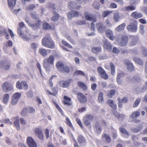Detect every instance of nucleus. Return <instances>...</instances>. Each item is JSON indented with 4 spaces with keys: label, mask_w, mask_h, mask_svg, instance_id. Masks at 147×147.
Returning a JSON list of instances; mask_svg holds the SVG:
<instances>
[{
    "label": "nucleus",
    "mask_w": 147,
    "mask_h": 147,
    "mask_svg": "<svg viewBox=\"0 0 147 147\" xmlns=\"http://www.w3.org/2000/svg\"><path fill=\"white\" fill-rule=\"evenodd\" d=\"M18 27L17 29V32L19 35L22 39L26 41L29 40L32 37V34L29 32L28 30H26L24 33H22V28L25 26L24 23L21 22L18 24Z\"/></svg>",
    "instance_id": "1"
},
{
    "label": "nucleus",
    "mask_w": 147,
    "mask_h": 147,
    "mask_svg": "<svg viewBox=\"0 0 147 147\" xmlns=\"http://www.w3.org/2000/svg\"><path fill=\"white\" fill-rule=\"evenodd\" d=\"M42 44L44 47L50 49H53L55 47V43L49 34L43 38Z\"/></svg>",
    "instance_id": "2"
},
{
    "label": "nucleus",
    "mask_w": 147,
    "mask_h": 147,
    "mask_svg": "<svg viewBox=\"0 0 147 147\" xmlns=\"http://www.w3.org/2000/svg\"><path fill=\"white\" fill-rule=\"evenodd\" d=\"M54 59V56L51 55L43 60V65L46 71H49L51 70V67L50 65H53Z\"/></svg>",
    "instance_id": "3"
},
{
    "label": "nucleus",
    "mask_w": 147,
    "mask_h": 147,
    "mask_svg": "<svg viewBox=\"0 0 147 147\" xmlns=\"http://www.w3.org/2000/svg\"><path fill=\"white\" fill-rule=\"evenodd\" d=\"M138 23L136 20H134L132 22H130L127 25L126 29L129 32H136L138 30Z\"/></svg>",
    "instance_id": "4"
},
{
    "label": "nucleus",
    "mask_w": 147,
    "mask_h": 147,
    "mask_svg": "<svg viewBox=\"0 0 147 147\" xmlns=\"http://www.w3.org/2000/svg\"><path fill=\"white\" fill-rule=\"evenodd\" d=\"M56 66L57 69L61 71L67 73H69L70 72V69L68 67L65 66L61 62H57L56 64Z\"/></svg>",
    "instance_id": "5"
},
{
    "label": "nucleus",
    "mask_w": 147,
    "mask_h": 147,
    "mask_svg": "<svg viewBox=\"0 0 147 147\" xmlns=\"http://www.w3.org/2000/svg\"><path fill=\"white\" fill-rule=\"evenodd\" d=\"M128 36L126 35H122L121 38L118 40V45L121 47L126 46L128 41Z\"/></svg>",
    "instance_id": "6"
},
{
    "label": "nucleus",
    "mask_w": 147,
    "mask_h": 147,
    "mask_svg": "<svg viewBox=\"0 0 147 147\" xmlns=\"http://www.w3.org/2000/svg\"><path fill=\"white\" fill-rule=\"evenodd\" d=\"M25 22L28 24V26L32 27L33 29H36L40 28L41 21L39 20H38L36 21V23L34 24H32L30 22L28 19L26 18L25 19Z\"/></svg>",
    "instance_id": "7"
},
{
    "label": "nucleus",
    "mask_w": 147,
    "mask_h": 147,
    "mask_svg": "<svg viewBox=\"0 0 147 147\" xmlns=\"http://www.w3.org/2000/svg\"><path fill=\"white\" fill-rule=\"evenodd\" d=\"M16 88L20 90L24 89L27 90L28 89V86L26 81H22L21 82L18 81L16 83Z\"/></svg>",
    "instance_id": "8"
},
{
    "label": "nucleus",
    "mask_w": 147,
    "mask_h": 147,
    "mask_svg": "<svg viewBox=\"0 0 147 147\" xmlns=\"http://www.w3.org/2000/svg\"><path fill=\"white\" fill-rule=\"evenodd\" d=\"M97 71L99 75L103 79L107 80L108 79V75L106 73L105 71L101 67H98L97 68Z\"/></svg>",
    "instance_id": "9"
},
{
    "label": "nucleus",
    "mask_w": 147,
    "mask_h": 147,
    "mask_svg": "<svg viewBox=\"0 0 147 147\" xmlns=\"http://www.w3.org/2000/svg\"><path fill=\"white\" fill-rule=\"evenodd\" d=\"M3 92H7L13 90L12 85L9 82H6L1 86Z\"/></svg>",
    "instance_id": "10"
},
{
    "label": "nucleus",
    "mask_w": 147,
    "mask_h": 147,
    "mask_svg": "<svg viewBox=\"0 0 147 147\" xmlns=\"http://www.w3.org/2000/svg\"><path fill=\"white\" fill-rule=\"evenodd\" d=\"M94 116L90 114L86 115L84 117V123L85 125L89 126L91 125L90 121L94 119Z\"/></svg>",
    "instance_id": "11"
},
{
    "label": "nucleus",
    "mask_w": 147,
    "mask_h": 147,
    "mask_svg": "<svg viewBox=\"0 0 147 147\" xmlns=\"http://www.w3.org/2000/svg\"><path fill=\"white\" fill-rule=\"evenodd\" d=\"M76 95L77 99L80 103L84 104L87 102V97L83 94L81 92H78Z\"/></svg>",
    "instance_id": "12"
},
{
    "label": "nucleus",
    "mask_w": 147,
    "mask_h": 147,
    "mask_svg": "<svg viewBox=\"0 0 147 147\" xmlns=\"http://www.w3.org/2000/svg\"><path fill=\"white\" fill-rule=\"evenodd\" d=\"M34 132L36 136L39 139L42 140H44V136L41 129L39 128H36L34 129Z\"/></svg>",
    "instance_id": "13"
},
{
    "label": "nucleus",
    "mask_w": 147,
    "mask_h": 147,
    "mask_svg": "<svg viewBox=\"0 0 147 147\" xmlns=\"http://www.w3.org/2000/svg\"><path fill=\"white\" fill-rule=\"evenodd\" d=\"M27 142L29 147H37L36 143L31 137H28L26 139Z\"/></svg>",
    "instance_id": "14"
},
{
    "label": "nucleus",
    "mask_w": 147,
    "mask_h": 147,
    "mask_svg": "<svg viewBox=\"0 0 147 147\" xmlns=\"http://www.w3.org/2000/svg\"><path fill=\"white\" fill-rule=\"evenodd\" d=\"M21 96L20 93L17 92L15 93L13 96L11 103L12 105H15L16 104L19 99Z\"/></svg>",
    "instance_id": "15"
},
{
    "label": "nucleus",
    "mask_w": 147,
    "mask_h": 147,
    "mask_svg": "<svg viewBox=\"0 0 147 147\" xmlns=\"http://www.w3.org/2000/svg\"><path fill=\"white\" fill-rule=\"evenodd\" d=\"M80 15L79 12L74 10H72L68 12L67 13V16L68 19L71 20L74 17H79Z\"/></svg>",
    "instance_id": "16"
},
{
    "label": "nucleus",
    "mask_w": 147,
    "mask_h": 147,
    "mask_svg": "<svg viewBox=\"0 0 147 147\" xmlns=\"http://www.w3.org/2000/svg\"><path fill=\"white\" fill-rule=\"evenodd\" d=\"M77 140L78 143L80 145L84 146L86 145L87 143L86 139L83 135H79L78 137Z\"/></svg>",
    "instance_id": "17"
},
{
    "label": "nucleus",
    "mask_w": 147,
    "mask_h": 147,
    "mask_svg": "<svg viewBox=\"0 0 147 147\" xmlns=\"http://www.w3.org/2000/svg\"><path fill=\"white\" fill-rule=\"evenodd\" d=\"M124 63L126 65L127 69L129 71H132L134 70V67L131 63L127 59H125L124 60Z\"/></svg>",
    "instance_id": "18"
},
{
    "label": "nucleus",
    "mask_w": 147,
    "mask_h": 147,
    "mask_svg": "<svg viewBox=\"0 0 147 147\" xmlns=\"http://www.w3.org/2000/svg\"><path fill=\"white\" fill-rule=\"evenodd\" d=\"M72 81L71 79H67L66 81H61L59 82V85L63 88H67L68 87L70 83Z\"/></svg>",
    "instance_id": "19"
},
{
    "label": "nucleus",
    "mask_w": 147,
    "mask_h": 147,
    "mask_svg": "<svg viewBox=\"0 0 147 147\" xmlns=\"http://www.w3.org/2000/svg\"><path fill=\"white\" fill-rule=\"evenodd\" d=\"M84 16L85 18L88 20L93 21V22H96V18L93 16L92 14H90L88 11L84 13Z\"/></svg>",
    "instance_id": "20"
},
{
    "label": "nucleus",
    "mask_w": 147,
    "mask_h": 147,
    "mask_svg": "<svg viewBox=\"0 0 147 147\" xmlns=\"http://www.w3.org/2000/svg\"><path fill=\"white\" fill-rule=\"evenodd\" d=\"M103 48L107 49L110 51H111L112 48V45L111 44L108 42L107 40H103Z\"/></svg>",
    "instance_id": "21"
},
{
    "label": "nucleus",
    "mask_w": 147,
    "mask_h": 147,
    "mask_svg": "<svg viewBox=\"0 0 147 147\" xmlns=\"http://www.w3.org/2000/svg\"><path fill=\"white\" fill-rule=\"evenodd\" d=\"M96 26L97 30L100 33H102L106 29V27L104 26L103 23L99 22L96 24Z\"/></svg>",
    "instance_id": "22"
},
{
    "label": "nucleus",
    "mask_w": 147,
    "mask_h": 147,
    "mask_svg": "<svg viewBox=\"0 0 147 147\" xmlns=\"http://www.w3.org/2000/svg\"><path fill=\"white\" fill-rule=\"evenodd\" d=\"M10 64L3 61L0 62V67L4 70H9L10 68Z\"/></svg>",
    "instance_id": "23"
},
{
    "label": "nucleus",
    "mask_w": 147,
    "mask_h": 147,
    "mask_svg": "<svg viewBox=\"0 0 147 147\" xmlns=\"http://www.w3.org/2000/svg\"><path fill=\"white\" fill-rule=\"evenodd\" d=\"M68 7L70 10H71L74 8L76 9H79L80 8L81 6L80 5H77L76 3L71 1L68 3Z\"/></svg>",
    "instance_id": "24"
},
{
    "label": "nucleus",
    "mask_w": 147,
    "mask_h": 147,
    "mask_svg": "<svg viewBox=\"0 0 147 147\" xmlns=\"http://www.w3.org/2000/svg\"><path fill=\"white\" fill-rule=\"evenodd\" d=\"M51 89L53 92L48 90L46 91V92L48 95H51L54 96H56L58 92L57 88L56 87H52L51 88Z\"/></svg>",
    "instance_id": "25"
},
{
    "label": "nucleus",
    "mask_w": 147,
    "mask_h": 147,
    "mask_svg": "<svg viewBox=\"0 0 147 147\" xmlns=\"http://www.w3.org/2000/svg\"><path fill=\"white\" fill-rule=\"evenodd\" d=\"M125 74L123 72L119 73L117 74L116 78L117 82L119 85L121 84L122 83V78L125 76Z\"/></svg>",
    "instance_id": "26"
},
{
    "label": "nucleus",
    "mask_w": 147,
    "mask_h": 147,
    "mask_svg": "<svg viewBox=\"0 0 147 147\" xmlns=\"http://www.w3.org/2000/svg\"><path fill=\"white\" fill-rule=\"evenodd\" d=\"M63 104L65 105L70 106L71 105V100L70 98L66 96H65L63 97Z\"/></svg>",
    "instance_id": "27"
},
{
    "label": "nucleus",
    "mask_w": 147,
    "mask_h": 147,
    "mask_svg": "<svg viewBox=\"0 0 147 147\" xmlns=\"http://www.w3.org/2000/svg\"><path fill=\"white\" fill-rule=\"evenodd\" d=\"M94 126L97 133L98 134H100L102 130V127L100 124V123L98 122H96Z\"/></svg>",
    "instance_id": "28"
},
{
    "label": "nucleus",
    "mask_w": 147,
    "mask_h": 147,
    "mask_svg": "<svg viewBox=\"0 0 147 147\" xmlns=\"http://www.w3.org/2000/svg\"><path fill=\"white\" fill-rule=\"evenodd\" d=\"M105 34L107 36L110 40H113L114 39L115 37L113 36V33L112 31L109 30H107L106 31Z\"/></svg>",
    "instance_id": "29"
},
{
    "label": "nucleus",
    "mask_w": 147,
    "mask_h": 147,
    "mask_svg": "<svg viewBox=\"0 0 147 147\" xmlns=\"http://www.w3.org/2000/svg\"><path fill=\"white\" fill-rule=\"evenodd\" d=\"M143 125L142 124H140L136 127L132 128L131 130L134 133H137L141 131L143 128Z\"/></svg>",
    "instance_id": "30"
},
{
    "label": "nucleus",
    "mask_w": 147,
    "mask_h": 147,
    "mask_svg": "<svg viewBox=\"0 0 147 147\" xmlns=\"http://www.w3.org/2000/svg\"><path fill=\"white\" fill-rule=\"evenodd\" d=\"M102 138L105 140L108 143H110L111 141L110 136L107 134H104L102 135Z\"/></svg>",
    "instance_id": "31"
},
{
    "label": "nucleus",
    "mask_w": 147,
    "mask_h": 147,
    "mask_svg": "<svg viewBox=\"0 0 147 147\" xmlns=\"http://www.w3.org/2000/svg\"><path fill=\"white\" fill-rule=\"evenodd\" d=\"M107 103L114 110H116V109L117 107V105L115 103L113 100L111 99L109 100H108Z\"/></svg>",
    "instance_id": "32"
},
{
    "label": "nucleus",
    "mask_w": 147,
    "mask_h": 147,
    "mask_svg": "<svg viewBox=\"0 0 147 147\" xmlns=\"http://www.w3.org/2000/svg\"><path fill=\"white\" fill-rule=\"evenodd\" d=\"M38 45L35 42L32 43L30 47L29 50L30 51H33L35 53H36V51L37 50Z\"/></svg>",
    "instance_id": "33"
},
{
    "label": "nucleus",
    "mask_w": 147,
    "mask_h": 147,
    "mask_svg": "<svg viewBox=\"0 0 147 147\" xmlns=\"http://www.w3.org/2000/svg\"><path fill=\"white\" fill-rule=\"evenodd\" d=\"M131 16L133 18L135 19H138L142 17L143 15L141 13H138L137 12L134 11L131 13Z\"/></svg>",
    "instance_id": "34"
},
{
    "label": "nucleus",
    "mask_w": 147,
    "mask_h": 147,
    "mask_svg": "<svg viewBox=\"0 0 147 147\" xmlns=\"http://www.w3.org/2000/svg\"><path fill=\"white\" fill-rule=\"evenodd\" d=\"M8 7L12 9L13 7L15 6L16 0H7Z\"/></svg>",
    "instance_id": "35"
},
{
    "label": "nucleus",
    "mask_w": 147,
    "mask_h": 147,
    "mask_svg": "<svg viewBox=\"0 0 147 147\" xmlns=\"http://www.w3.org/2000/svg\"><path fill=\"white\" fill-rule=\"evenodd\" d=\"M121 17L119 14L118 12H115L113 14V19L115 22H119L120 20Z\"/></svg>",
    "instance_id": "36"
},
{
    "label": "nucleus",
    "mask_w": 147,
    "mask_h": 147,
    "mask_svg": "<svg viewBox=\"0 0 147 147\" xmlns=\"http://www.w3.org/2000/svg\"><path fill=\"white\" fill-rule=\"evenodd\" d=\"M78 85L79 87L82 88L84 90H87V87L86 84L81 82H77Z\"/></svg>",
    "instance_id": "37"
},
{
    "label": "nucleus",
    "mask_w": 147,
    "mask_h": 147,
    "mask_svg": "<svg viewBox=\"0 0 147 147\" xmlns=\"http://www.w3.org/2000/svg\"><path fill=\"white\" fill-rule=\"evenodd\" d=\"M53 13L54 15L51 18V20L53 21H57L59 18V16L56 12L54 11Z\"/></svg>",
    "instance_id": "38"
},
{
    "label": "nucleus",
    "mask_w": 147,
    "mask_h": 147,
    "mask_svg": "<svg viewBox=\"0 0 147 147\" xmlns=\"http://www.w3.org/2000/svg\"><path fill=\"white\" fill-rule=\"evenodd\" d=\"M43 29L44 30H53L54 29L48 23L45 22L43 24Z\"/></svg>",
    "instance_id": "39"
},
{
    "label": "nucleus",
    "mask_w": 147,
    "mask_h": 147,
    "mask_svg": "<svg viewBox=\"0 0 147 147\" xmlns=\"http://www.w3.org/2000/svg\"><path fill=\"white\" fill-rule=\"evenodd\" d=\"M39 52L43 57H46L47 55V51L45 49H40L39 50Z\"/></svg>",
    "instance_id": "40"
},
{
    "label": "nucleus",
    "mask_w": 147,
    "mask_h": 147,
    "mask_svg": "<svg viewBox=\"0 0 147 147\" xmlns=\"http://www.w3.org/2000/svg\"><path fill=\"white\" fill-rule=\"evenodd\" d=\"M141 80V79L138 76H135L133 77L131 79V81L135 83L140 82Z\"/></svg>",
    "instance_id": "41"
},
{
    "label": "nucleus",
    "mask_w": 147,
    "mask_h": 147,
    "mask_svg": "<svg viewBox=\"0 0 147 147\" xmlns=\"http://www.w3.org/2000/svg\"><path fill=\"white\" fill-rule=\"evenodd\" d=\"M110 65L111 68V71L112 75L114 76L115 73V67L114 64L112 62H110Z\"/></svg>",
    "instance_id": "42"
},
{
    "label": "nucleus",
    "mask_w": 147,
    "mask_h": 147,
    "mask_svg": "<svg viewBox=\"0 0 147 147\" xmlns=\"http://www.w3.org/2000/svg\"><path fill=\"white\" fill-rule=\"evenodd\" d=\"M140 115V112L138 111H136L133 112L130 116V117H131L132 119H134L138 117Z\"/></svg>",
    "instance_id": "43"
},
{
    "label": "nucleus",
    "mask_w": 147,
    "mask_h": 147,
    "mask_svg": "<svg viewBox=\"0 0 147 147\" xmlns=\"http://www.w3.org/2000/svg\"><path fill=\"white\" fill-rule=\"evenodd\" d=\"M101 50L100 47H94L91 49V51L94 53H97L100 52Z\"/></svg>",
    "instance_id": "44"
},
{
    "label": "nucleus",
    "mask_w": 147,
    "mask_h": 147,
    "mask_svg": "<svg viewBox=\"0 0 147 147\" xmlns=\"http://www.w3.org/2000/svg\"><path fill=\"white\" fill-rule=\"evenodd\" d=\"M125 26V24L123 23L118 26L116 28V30L118 32L121 31L124 29Z\"/></svg>",
    "instance_id": "45"
},
{
    "label": "nucleus",
    "mask_w": 147,
    "mask_h": 147,
    "mask_svg": "<svg viewBox=\"0 0 147 147\" xmlns=\"http://www.w3.org/2000/svg\"><path fill=\"white\" fill-rule=\"evenodd\" d=\"M133 59L134 61L138 64L140 65H143V62L140 58L137 57H134Z\"/></svg>",
    "instance_id": "46"
},
{
    "label": "nucleus",
    "mask_w": 147,
    "mask_h": 147,
    "mask_svg": "<svg viewBox=\"0 0 147 147\" xmlns=\"http://www.w3.org/2000/svg\"><path fill=\"white\" fill-rule=\"evenodd\" d=\"M9 98V96L8 94L6 93L4 94L3 97V102L4 103H7V102Z\"/></svg>",
    "instance_id": "47"
},
{
    "label": "nucleus",
    "mask_w": 147,
    "mask_h": 147,
    "mask_svg": "<svg viewBox=\"0 0 147 147\" xmlns=\"http://www.w3.org/2000/svg\"><path fill=\"white\" fill-rule=\"evenodd\" d=\"M13 124L18 130L20 129L19 119H16L13 122Z\"/></svg>",
    "instance_id": "48"
},
{
    "label": "nucleus",
    "mask_w": 147,
    "mask_h": 147,
    "mask_svg": "<svg viewBox=\"0 0 147 147\" xmlns=\"http://www.w3.org/2000/svg\"><path fill=\"white\" fill-rule=\"evenodd\" d=\"M28 112L26 107H25L22 109L20 113V114L22 117H25L27 115Z\"/></svg>",
    "instance_id": "49"
},
{
    "label": "nucleus",
    "mask_w": 147,
    "mask_h": 147,
    "mask_svg": "<svg viewBox=\"0 0 147 147\" xmlns=\"http://www.w3.org/2000/svg\"><path fill=\"white\" fill-rule=\"evenodd\" d=\"M113 11H109L106 10L103 11L102 14V17L103 18H105L108 16L111 13H113Z\"/></svg>",
    "instance_id": "50"
},
{
    "label": "nucleus",
    "mask_w": 147,
    "mask_h": 147,
    "mask_svg": "<svg viewBox=\"0 0 147 147\" xmlns=\"http://www.w3.org/2000/svg\"><path fill=\"white\" fill-rule=\"evenodd\" d=\"M124 9L125 11H132L135 10L136 9V7L135 6H128L125 7Z\"/></svg>",
    "instance_id": "51"
},
{
    "label": "nucleus",
    "mask_w": 147,
    "mask_h": 147,
    "mask_svg": "<svg viewBox=\"0 0 147 147\" xmlns=\"http://www.w3.org/2000/svg\"><path fill=\"white\" fill-rule=\"evenodd\" d=\"M53 103L55 106L56 108L57 109L58 111L61 113V115H63L64 113L63 110H62L61 108L59 106V105L55 102H53Z\"/></svg>",
    "instance_id": "52"
},
{
    "label": "nucleus",
    "mask_w": 147,
    "mask_h": 147,
    "mask_svg": "<svg viewBox=\"0 0 147 147\" xmlns=\"http://www.w3.org/2000/svg\"><path fill=\"white\" fill-rule=\"evenodd\" d=\"M119 129L120 131L121 132L128 136H129V134L128 132L126 131V130L124 128L120 127L119 128Z\"/></svg>",
    "instance_id": "53"
},
{
    "label": "nucleus",
    "mask_w": 147,
    "mask_h": 147,
    "mask_svg": "<svg viewBox=\"0 0 147 147\" xmlns=\"http://www.w3.org/2000/svg\"><path fill=\"white\" fill-rule=\"evenodd\" d=\"M74 75L78 76H85V73L83 71L81 70H78L75 71L74 73Z\"/></svg>",
    "instance_id": "54"
},
{
    "label": "nucleus",
    "mask_w": 147,
    "mask_h": 147,
    "mask_svg": "<svg viewBox=\"0 0 147 147\" xmlns=\"http://www.w3.org/2000/svg\"><path fill=\"white\" fill-rule=\"evenodd\" d=\"M115 92V91L114 90L112 89L107 93V96L109 98H112V96L114 95Z\"/></svg>",
    "instance_id": "55"
},
{
    "label": "nucleus",
    "mask_w": 147,
    "mask_h": 147,
    "mask_svg": "<svg viewBox=\"0 0 147 147\" xmlns=\"http://www.w3.org/2000/svg\"><path fill=\"white\" fill-rule=\"evenodd\" d=\"M26 109H27L28 113H32L35 112V109L33 107H26Z\"/></svg>",
    "instance_id": "56"
},
{
    "label": "nucleus",
    "mask_w": 147,
    "mask_h": 147,
    "mask_svg": "<svg viewBox=\"0 0 147 147\" xmlns=\"http://www.w3.org/2000/svg\"><path fill=\"white\" fill-rule=\"evenodd\" d=\"M141 99L140 98H137L134 104H133V107L135 108L138 107L141 101Z\"/></svg>",
    "instance_id": "57"
},
{
    "label": "nucleus",
    "mask_w": 147,
    "mask_h": 147,
    "mask_svg": "<svg viewBox=\"0 0 147 147\" xmlns=\"http://www.w3.org/2000/svg\"><path fill=\"white\" fill-rule=\"evenodd\" d=\"M98 99L100 102H102L103 101V94L102 92H100L99 94Z\"/></svg>",
    "instance_id": "58"
},
{
    "label": "nucleus",
    "mask_w": 147,
    "mask_h": 147,
    "mask_svg": "<svg viewBox=\"0 0 147 147\" xmlns=\"http://www.w3.org/2000/svg\"><path fill=\"white\" fill-rule=\"evenodd\" d=\"M65 123L67 124V125L70 127H73V125L72 124L71 122L68 117H66L65 118Z\"/></svg>",
    "instance_id": "59"
},
{
    "label": "nucleus",
    "mask_w": 147,
    "mask_h": 147,
    "mask_svg": "<svg viewBox=\"0 0 147 147\" xmlns=\"http://www.w3.org/2000/svg\"><path fill=\"white\" fill-rule=\"evenodd\" d=\"M35 7V6L33 4H31L26 7V9L29 11L32 10Z\"/></svg>",
    "instance_id": "60"
},
{
    "label": "nucleus",
    "mask_w": 147,
    "mask_h": 147,
    "mask_svg": "<svg viewBox=\"0 0 147 147\" xmlns=\"http://www.w3.org/2000/svg\"><path fill=\"white\" fill-rule=\"evenodd\" d=\"M31 17L34 20L38 19V16L36 13V12H33L31 13H30Z\"/></svg>",
    "instance_id": "61"
},
{
    "label": "nucleus",
    "mask_w": 147,
    "mask_h": 147,
    "mask_svg": "<svg viewBox=\"0 0 147 147\" xmlns=\"http://www.w3.org/2000/svg\"><path fill=\"white\" fill-rule=\"evenodd\" d=\"M62 43L63 45L69 48H73L72 47L70 44L64 40H62Z\"/></svg>",
    "instance_id": "62"
},
{
    "label": "nucleus",
    "mask_w": 147,
    "mask_h": 147,
    "mask_svg": "<svg viewBox=\"0 0 147 147\" xmlns=\"http://www.w3.org/2000/svg\"><path fill=\"white\" fill-rule=\"evenodd\" d=\"M136 138V136H132V139L134 142V145L137 146H138L140 145V143L138 142H136L135 140V138Z\"/></svg>",
    "instance_id": "63"
},
{
    "label": "nucleus",
    "mask_w": 147,
    "mask_h": 147,
    "mask_svg": "<svg viewBox=\"0 0 147 147\" xmlns=\"http://www.w3.org/2000/svg\"><path fill=\"white\" fill-rule=\"evenodd\" d=\"M55 76L54 75L52 76L51 78L49 79L48 82V84L49 86L51 88L53 87V84L52 82V80L54 78Z\"/></svg>",
    "instance_id": "64"
}]
</instances>
